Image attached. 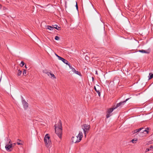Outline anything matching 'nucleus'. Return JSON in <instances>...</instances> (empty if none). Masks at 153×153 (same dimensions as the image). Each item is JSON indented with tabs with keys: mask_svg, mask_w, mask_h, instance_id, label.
Wrapping results in <instances>:
<instances>
[{
	"mask_svg": "<svg viewBox=\"0 0 153 153\" xmlns=\"http://www.w3.org/2000/svg\"><path fill=\"white\" fill-rule=\"evenodd\" d=\"M48 75L51 78L53 79H56V77L54 75L51 73V72H49L48 73Z\"/></svg>",
	"mask_w": 153,
	"mask_h": 153,
	"instance_id": "9",
	"label": "nucleus"
},
{
	"mask_svg": "<svg viewBox=\"0 0 153 153\" xmlns=\"http://www.w3.org/2000/svg\"><path fill=\"white\" fill-rule=\"evenodd\" d=\"M137 141V139H132L131 140V142L133 143H136Z\"/></svg>",
	"mask_w": 153,
	"mask_h": 153,
	"instance_id": "20",
	"label": "nucleus"
},
{
	"mask_svg": "<svg viewBox=\"0 0 153 153\" xmlns=\"http://www.w3.org/2000/svg\"><path fill=\"white\" fill-rule=\"evenodd\" d=\"M71 68V70L74 73V72H75V71H76V70H75V69L74 68L71 67V68Z\"/></svg>",
	"mask_w": 153,
	"mask_h": 153,
	"instance_id": "23",
	"label": "nucleus"
},
{
	"mask_svg": "<svg viewBox=\"0 0 153 153\" xmlns=\"http://www.w3.org/2000/svg\"><path fill=\"white\" fill-rule=\"evenodd\" d=\"M22 103L24 106V108L25 109H26L28 107V104L25 101L23 100L22 101Z\"/></svg>",
	"mask_w": 153,
	"mask_h": 153,
	"instance_id": "8",
	"label": "nucleus"
},
{
	"mask_svg": "<svg viewBox=\"0 0 153 153\" xmlns=\"http://www.w3.org/2000/svg\"><path fill=\"white\" fill-rule=\"evenodd\" d=\"M8 143H7L5 146V148L6 150L10 152L12 150V147L13 146V144L11 142V140L10 139H8Z\"/></svg>",
	"mask_w": 153,
	"mask_h": 153,
	"instance_id": "3",
	"label": "nucleus"
},
{
	"mask_svg": "<svg viewBox=\"0 0 153 153\" xmlns=\"http://www.w3.org/2000/svg\"><path fill=\"white\" fill-rule=\"evenodd\" d=\"M74 73H75L77 75H79L80 76H81V74L78 71H75V72H74Z\"/></svg>",
	"mask_w": 153,
	"mask_h": 153,
	"instance_id": "17",
	"label": "nucleus"
},
{
	"mask_svg": "<svg viewBox=\"0 0 153 153\" xmlns=\"http://www.w3.org/2000/svg\"><path fill=\"white\" fill-rule=\"evenodd\" d=\"M148 77H149V79H151L153 77V74L149 73Z\"/></svg>",
	"mask_w": 153,
	"mask_h": 153,
	"instance_id": "13",
	"label": "nucleus"
},
{
	"mask_svg": "<svg viewBox=\"0 0 153 153\" xmlns=\"http://www.w3.org/2000/svg\"><path fill=\"white\" fill-rule=\"evenodd\" d=\"M55 39L56 40H58L59 39V37L57 36H56L55 37Z\"/></svg>",
	"mask_w": 153,
	"mask_h": 153,
	"instance_id": "26",
	"label": "nucleus"
},
{
	"mask_svg": "<svg viewBox=\"0 0 153 153\" xmlns=\"http://www.w3.org/2000/svg\"><path fill=\"white\" fill-rule=\"evenodd\" d=\"M134 133H136L137 132V129L134 130Z\"/></svg>",
	"mask_w": 153,
	"mask_h": 153,
	"instance_id": "29",
	"label": "nucleus"
},
{
	"mask_svg": "<svg viewBox=\"0 0 153 153\" xmlns=\"http://www.w3.org/2000/svg\"><path fill=\"white\" fill-rule=\"evenodd\" d=\"M110 115H106V118H108V117H109L110 116Z\"/></svg>",
	"mask_w": 153,
	"mask_h": 153,
	"instance_id": "33",
	"label": "nucleus"
},
{
	"mask_svg": "<svg viewBox=\"0 0 153 153\" xmlns=\"http://www.w3.org/2000/svg\"><path fill=\"white\" fill-rule=\"evenodd\" d=\"M97 88L95 86L94 87V89L96 91H98V89H99L100 87L99 85H97Z\"/></svg>",
	"mask_w": 153,
	"mask_h": 153,
	"instance_id": "19",
	"label": "nucleus"
},
{
	"mask_svg": "<svg viewBox=\"0 0 153 153\" xmlns=\"http://www.w3.org/2000/svg\"><path fill=\"white\" fill-rule=\"evenodd\" d=\"M143 129L144 128H140L139 129H137V132L143 130Z\"/></svg>",
	"mask_w": 153,
	"mask_h": 153,
	"instance_id": "22",
	"label": "nucleus"
},
{
	"mask_svg": "<svg viewBox=\"0 0 153 153\" xmlns=\"http://www.w3.org/2000/svg\"><path fill=\"white\" fill-rule=\"evenodd\" d=\"M115 109H116V108H115V107L114 105L113 106V107L112 108H109L108 110V113L109 114H110Z\"/></svg>",
	"mask_w": 153,
	"mask_h": 153,
	"instance_id": "11",
	"label": "nucleus"
},
{
	"mask_svg": "<svg viewBox=\"0 0 153 153\" xmlns=\"http://www.w3.org/2000/svg\"><path fill=\"white\" fill-rule=\"evenodd\" d=\"M43 73H44L45 74H47V75H48V73L49 72H48L46 70H43Z\"/></svg>",
	"mask_w": 153,
	"mask_h": 153,
	"instance_id": "24",
	"label": "nucleus"
},
{
	"mask_svg": "<svg viewBox=\"0 0 153 153\" xmlns=\"http://www.w3.org/2000/svg\"><path fill=\"white\" fill-rule=\"evenodd\" d=\"M47 29L50 30H52L53 29V28L50 26H48Z\"/></svg>",
	"mask_w": 153,
	"mask_h": 153,
	"instance_id": "16",
	"label": "nucleus"
},
{
	"mask_svg": "<svg viewBox=\"0 0 153 153\" xmlns=\"http://www.w3.org/2000/svg\"><path fill=\"white\" fill-rule=\"evenodd\" d=\"M24 64H25L24 62L23 61H22L21 62V63L20 64V66L21 67H23L24 65Z\"/></svg>",
	"mask_w": 153,
	"mask_h": 153,
	"instance_id": "21",
	"label": "nucleus"
},
{
	"mask_svg": "<svg viewBox=\"0 0 153 153\" xmlns=\"http://www.w3.org/2000/svg\"><path fill=\"white\" fill-rule=\"evenodd\" d=\"M55 55L58 57V56H59L57 54H56V53H55Z\"/></svg>",
	"mask_w": 153,
	"mask_h": 153,
	"instance_id": "36",
	"label": "nucleus"
},
{
	"mask_svg": "<svg viewBox=\"0 0 153 153\" xmlns=\"http://www.w3.org/2000/svg\"><path fill=\"white\" fill-rule=\"evenodd\" d=\"M96 92L98 93V95L99 96H100V90L99 89H98V91H96Z\"/></svg>",
	"mask_w": 153,
	"mask_h": 153,
	"instance_id": "25",
	"label": "nucleus"
},
{
	"mask_svg": "<svg viewBox=\"0 0 153 153\" xmlns=\"http://www.w3.org/2000/svg\"><path fill=\"white\" fill-rule=\"evenodd\" d=\"M22 71L19 70L18 71L17 75L18 76H20L22 74Z\"/></svg>",
	"mask_w": 153,
	"mask_h": 153,
	"instance_id": "18",
	"label": "nucleus"
},
{
	"mask_svg": "<svg viewBox=\"0 0 153 153\" xmlns=\"http://www.w3.org/2000/svg\"><path fill=\"white\" fill-rule=\"evenodd\" d=\"M17 144L18 145H21V143H18V142H17Z\"/></svg>",
	"mask_w": 153,
	"mask_h": 153,
	"instance_id": "32",
	"label": "nucleus"
},
{
	"mask_svg": "<svg viewBox=\"0 0 153 153\" xmlns=\"http://www.w3.org/2000/svg\"><path fill=\"white\" fill-rule=\"evenodd\" d=\"M1 8V4H0V9Z\"/></svg>",
	"mask_w": 153,
	"mask_h": 153,
	"instance_id": "39",
	"label": "nucleus"
},
{
	"mask_svg": "<svg viewBox=\"0 0 153 153\" xmlns=\"http://www.w3.org/2000/svg\"><path fill=\"white\" fill-rule=\"evenodd\" d=\"M76 8L77 10H78V5H77V2H76Z\"/></svg>",
	"mask_w": 153,
	"mask_h": 153,
	"instance_id": "30",
	"label": "nucleus"
},
{
	"mask_svg": "<svg viewBox=\"0 0 153 153\" xmlns=\"http://www.w3.org/2000/svg\"><path fill=\"white\" fill-rule=\"evenodd\" d=\"M139 51L140 52L142 53H148V52L146 51L145 50H140Z\"/></svg>",
	"mask_w": 153,
	"mask_h": 153,
	"instance_id": "14",
	"label": "nucleus"
},
{
	"mask_svg": "<svg viewBox=\"0 0 153 153\" xmlns=\"http://www.w3.org/2000/svg\"><path fill=\"white\" fill-rule=\"evenodd\" d=\"M58 58L59 60H61L64 63L68 65L70 68H71V65H70V64L68 63V62L67 60H66L65 59L63 58H62L59 56H58Z\"/></svg>",
	"mask_w": 153,
	"mask_h": 153,
	"instance_id": "6",
	"label": "nucleus"
},
{
	"mask_svg": "<svg viewBox=\"0 0 153 153\" xmlns=\"http://www.w3.org/2000/svg\"><path fill=\"white\" fill-rule=\"evenodd\" d=\"M150 150V149L149 148V149H146V150L145 152H147Z\"/></svg>",
	"mask_w": 153,
	"mask_h": 153,
	"instance_id": "28",
	"label": "nucleus"
},
{
	"mask_svg": "<svg viewBox=\"0 0 153 153\" xmlns=\"http://www.w3.org/2000/svg\"><path fill=\"white\" fill-rule=\"evenodd\" d=\"M55 132L59 137L61 138L62 132V123L60 120L55 125Z\"/></svg>",
	"mask_w": 153,
	"mask_h": 153,
	"instance_id": "1",
	"label": "nucleus"
},
{
	"mask_svg": "<svg viewBox=\"0 0 153 153\" xmlns=\"http://www.w3.org/2000/svg\"><path fill=\"white\" fill-rule=\"evenodd\" d=\"M129 98H127L126 99L125 101H122L119 102V103H117L116 105H114V106L116 108H117L119 107L120 108L122 107L124 105V104L126 103V102L128 101Z\"/></svg>",
	"mask_w": 153,
	"mask_h": 153,
	"instance_id": "5",
	"label": "nucleus"
},
{
	"mask_svg": "<svg viewBox=\"0 0 153 153\" xmlns=\"http://www.w3.org/2000/svg\"><path fill=\"white\" fill-rule=\"evenodd\" d=\"M26 71L25 70H24L23 72V75H25V74H26Z\"/></svg>",
	"mask_w": 153,
	"mask_h": 153,
	"instance_id": "27",
	"label": "nucleus"
},
{
	"mask_svg": "<svg viewBox=\"0 0 153 153\" xmlns=\"http://www.w3.org/2000/svg\"><path fill=\"white\" fill-rule=\"evenodd\" d=\"M149 148L150 149H153V146H151L150 147V148Z\"/></svg>",
	"mask_w": 153,
	"mask_h": 153,
	"instance_id": "31",
	"label": "nucleus"
},
{
	"mask_svg": "<svg viewBox=\"0 0 153 153\" xmlns=\"http://www.w3.org/2000/svg\"><path fill=\"white\" fill-rule=\"evenodd\" d=\"M82 133L81 131H79V133L77 136H76V139H80L79 137L80 138V136H81V140L82 139Z\"/></svg>",
	"mask_w": 153,
	"mask_h": 153,
	"instance_id": "10",
	"label": "nucleus"
},
{
	"mask_svg": "<svg viewBox=\"0 0 153 153\" xmlns=\"http://www.w3.org/2000/svg\"><path fill=\"white\" fill-rule=\"evenodd\" d=\"M80 139H76V138L74 137H72L71 138V140L74 143H76L79 142L81 140V136H80Z\"/></svg>",
	"mask_w": 153,
	"mask_h": 153,
	"instance_id": "7",
	"label": "nucleus"
},
{
	"mask_svg": "<svg viewBox=\"0 0 153 153\" xmlns=\"http://www.w3.org/2000/svg\"><path fill=\"white\" fill-rule=\"evenodd\" d=\"M82 127L84 131L85 136H86V134L90 129V126L89 125L85 124L82 126Z\"/></svg>",
	"mask_w": 153,
	"mask_h": 153,
	"instance_id": "4",
	"label": "nucleus"
},
{
	"mask_svg": "<svg viewBox=\"0 0 153 153\" xmlns=\"http://www.w3.org/2000/svg\"><path fill=\"white\" fill-rule=\"evenodd\" d=\"M50 137L49 136L48 134H47L45 136L44 140L45 145L47 147H49L51 144V141L50 140Z\"/></svg>",
	"mask_w": 153,
	"mask_h": 153,
	"instance_id": "2",
	"label": "nucleus"
},
{
	"mask_svg": "<svg viewBox=\"0 0 153 153\" xmlns=\"http://www.w3.org/2000/svg\"><path fill=\"white\" fill-rule=\"evenodd\" d=\"M13 146H14L15 145L16 143H13Z\"/></svg>",
	"mask_w": 153,
	"mask_h": 153,
	"instance_id": "34",
	"label": "nucleus"
},
{
	"mask_svg": "<svg viewBox=\"0 0 153 153\" xmlns=\"http://www.w3.org/2000/svg\"><path fill=\"white\" fill-rule=\"evenodd\" d=\"M53 27L58 30H59V28H60V27L59 26H58L57 25H53Z\"/></svg>",
	"mask_w": 153,
	"mask_h": 153,
	"instance_id": "15",
	"label": "nucleus"
},
{
	"mask_svg": "<svg viewBox=\"0 0 153 153\" xmlns=\"http://www.w3.org/2000/svg\"><path fill=\"white\" fill-rule=\"evenodd\" d=\"M17 140H18V141H21L19 139H18Z\"/></svg>",
	"mask_w": 153,
	"mask_h": 153,
	"instance_id": "37",
	"label": "nucleus"
},
{
	"mask_svg": "<svg viewBox=\"0 0 153 153\" xmlns=\"http://www.w3.org/2000/svg\"><path fill=\"white\" fill-rule=\"evenodd\" d=\"M95 74H97V71H96Z\"/></svg>",
	"mask_w": 153,
	"mask_h": 153,
	"instance_id": "35",
	"label": "nucleus"
},
{
	"mask_svg": "<svg viewBox=\"0 0 153 153\" xmlns=\"http://www.w3.org/2000/svg\"><path fill=\"white\" fill-rule=\"evenodd\" d=\"M149 128H146L145 129L142 130L141 132L145 134H148L149 132Z\"/></svg>",
	"mask_w": 153,
	"mask_h": 153,
	"instance_id": "12",
	"label": "nucleus"
},
{
	"mask_svg": "<svg viewBox=\"0 0 153 153\" xmlns=\"http://www.w3.org/2000/svg\"><path fill=\"white\" fill-rule=\"evenodd\" d=\"M25 68H27V67L26 65H25Z\"/></svg>",
	"mask_w": 153,
	"mask_h": 153,
	"instance_id": "38",
	"label": "nucleus"
}]
</instances>
